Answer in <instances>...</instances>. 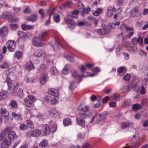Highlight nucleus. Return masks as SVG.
Masks as SVG:
<instances>
[{
  "instance_id": "27",
  "label": "nucleus",
  "mask_w": 148,
  "mask_h": 148,
  "mask_svg": "<svg viewBox=\"0 0 148 148\" xmlns=\"http://www.w3.org/2000/svg\"><path fill=\"white\" fill-rule=\"evenodd\" d=\"M133 10L135 15H133V17H138L141 15V13H140V11L138 8H135Z\"/></svg>"
},
{
  "instance_id": "39",
  "label": "nucleus",
  "mask_w": 148,
  "mask_h": 148,
  "mask_svg": "<svg viewBox=\"0 0 148 148\" xmlns=\"http://www.w3.org/2000/svg\"><path fill=\"white\" fill-rule=\"evenodd\" d=\"M50 72L52 74H56L57 73V70L56 67L53 66L50 69Z\"/></svg>"
},
{
  "instance_id": "47",
  "label": "nucleus",
  "mask_w": 148,
  "mask_h": 148,
  "mask_svg": "<svg viewBox=\"0 0 148 148\" xmlns=\"http://www.w3.org/2000/svg\"><path fill=\"white\" fill-rule=\"evenodd\" d=\"M18 88V86L17 84H16V85L14 86L12 89V94H15L17 91Z\"/></svg>"
},
{
  "instance_id": "10",
  "label": "nucleus",
  "mask_w": 148,
  "mask_h": 148,
  "mask_svg": "<svg viewBox=\"0 0 148 148\" xmlns=\"http://www.w3.org/2000/svg\"><path fill=\"white\" fill-rule=\"evenodd\" d=\"M125 28L126 29L127 32L128 34L127 35V36L130 38L134 34V29L131 27H127L125 25H124Z\"/></svg>"
},
{
  "instance_id": "40",
  "label": "nucleus",
  "mask_w": 148,
  "mask_h": 148,
  "mask_svg": "<svg viewBox=\"0 0 148 148\" xmlns=\"http://www.w3.org/2000/svg\"><path fill=\"white\" fill-rule=\"evenodd\" d=\"M9 104L10 106L13 108H16L18 107V105L16 101L13 100L11 101Z\"/></svg>"
},
{
  "instance_id": "18",
  "label": "nucleus",
  "mask_w": 148,
  "mask_h": 148,
  "mask_svg": "<svg viewBox=\"0 0 148 148\" xmlns=\"http://www.w3.org/2000/svg\"><path fill=\"white\" fill-rule=\"evenodd\" d=\"M8 96V92L7 91H2L0 92V101L5 99Z\"/></svg>"
},
{
  "instance_id": "49",
  "label": "nucleus",
  "mask_w": 148,
  "mask_h": 148,
  "mask_svg": "<svg viewBox=\"0 0 148 148\" xmlns=\"http://www.w3.org/2000/svg\"><path fill=\"white\" fill-rule=\"evenodd\" d=\"M107 13L109 16H112L113 15L112 8L110 7L108 8L107 10Z\"/></svg>"
},
{
  "instance_id": "25",
  "label": "nucleus",
  "mask_w": 148,
  "mask_h": 148,
  "mask_svg": "<svg viewBox=\"0 0 148 148\" xmlns=\"http://www.w3.org/2000/svg\"><path fill=\"white\" fill-rule=\"evenodd\" d=\"M103 12L102 8H98L97 9L96 11L93 12V14L95 16H97L99 15L100 14H101Z\"/></svg>"
},
{
  "instance_id": "17",
  "label": "nucleus",
  "mask_w": 148,
  "mask_h": 148,
  "mask_svg": "<svg viewBox=\"0 0 148 148\" xmlns=\"http://www.w3.org/2000/svg\"><path fill=\"white\" fill-rule=\"evenodd\" d=\"M37 17V15L36 14H33L26 18V20L28 21L34 22L36 20Z\"/></svg>"
},
{
  "instance_id": "62",
  "label": "nucleus",
  "mask_w": 148,
  "mask_h": 148,
  "mask_svg": "<svg viewBox=\"0 0 148 148\" xmlns=\"http://www.w3.org/2000/svg\"><path fill=\"white\" fill-rule=\"evenodd\" d=\"M146 92V90L144 88V87L142 86L141 90H140V93L142 95H144L145 94Z\"/></svg>"
},
{
  "instance_id": "45",
  "label": "nucleus",
  "mask_w": 148,
  "mask_h": 148,
  "mask_svg": "<svg viewBox=\"0 0 148 148\" xmlns=\"http://www.w3.org/2000/svg\"><path fill=\"white\" fill-rule=\"evenodd\" d=\"M51 98L49 95L46 96L44 98V101L46 103H49L51 101Z\"/></svg>"
},
{
  "instance_id": "61",
  "label": "nucleus",
  "mask_w": 148,
  "mask_h": 148,
  "mask_svg": "<svg viewBox=\"0 0 148 148\" xmlns=\"http://www.w3.org/2000/svg\"><path fill=\"white\" fill-rule=\"evenodd\" d=\"M34 80V79L33 77L28 78L26 80V82L27 83H32Z\"/></svg>"
},
{
  "instance_id": "28",
  "label": "nucleus",
  "mask_w": 148,
  "mask_h": 148,
  "mask_svg": "<svg viewBox=\"0 0 148 148\" xmlns=\"http://www.w3.org/2000/svg\"><path fill=\"white\" fill-rule=\"evenodd\" d=\"M71 120L69 118L64 119L63 120V124L65 126H67L71 124Z\"/></svg>"
},
{
  "instance_id": "37",
  "label": "nucleus",
  "mask_w": 148,
  "mask_h": 148,
  "mask_svg": "<svg viewBox=\"0 0 148 148\" xmlns=\"http://www.w3.org/2000/svg\"><path fill=\"white\" fill-rule=\"evenodd\" d=\"M88 18L89 20L92 21L96 25L98 24V21L94 17L91 16H89L88 17Z\"/></svg>"
},
{
  "instance_id": "50",
  "label": "nucleus",
  "mask_w": 148,
  "mask_h": 148,
  "mask_svg": "<svg viewBox=\"0 0 148 148\" xmlns=\"http://www.w3.org/2000/svg\"><path fill=\"white\" fill-rule=\"evenodd\" d=\"M1 68L2 69H5L8 67V63L3 62V64L0 65Z\"/></svg>"
},
{
  "instance_id": "20",
  "label": "nucleus",
  "mask_w": 148,
  "mask_h": 148,
  "mask_svg": "<svg viewBox=\"0 0 148 148\" xmlns=\"http://www.w3.org/2000/svg\"><path fill=\"white\" fill-rule=\"evenodd\" d=\"M34 27V25L26 24H23L21 25V28L23 30H25L27 29L31 30L33 29Z\"/></svg>"
},
{
  "instance_id": "57",
  "label": "nucleus",
  "mask_w": 148,
  "mask_h": 148,
  "mask_svg": "<svg viewBox=\"0 0 148 148\" xmlns=\"http://www.w3.org/2000/svg\"><path fill=\"white\" fill-rule=\"evenodd\" d=\"M10 27L12 29H15L18 28V25L16 24H11L10 25Z\"/></svg>"
},
{
  "instance_id": "53",
  "label": "nucleus",
  "mask_w": 148,
  "mask_h": 148,
  "mask_svg": "<svg viewBox=\"0 0 148 148\" xmlns=\"http://www.w3.org/2000/svg\"><path fill=\"white\" fill-rule=\"evenodd\" d=\"M79 115L80 117L83 119L86 118L87 116V115L86 112H80Z\"/></svg>"
},
{
  "instance_id": "12",
  "label": "nucleus",
  "mask_w": 148,
  "mask_h": 148,
  "mask_svg": "<svg viewBox=\"0 0 148 148\" xmlns=\"http://www.w3.org/2000/svg\"><path fill=\"white\" fill-rule=\"evenodd\" d=\"M59 93L58 90L50 88L48 90V93L49 94L56 97L58 96Z\"/></svg>"
},
{
  "instance_id": "60",
  "label": "nucleus",
  "mask_w": 148,
  "mask_h": 148,
  "mask_svg": "<svg viewBox=\"0 0 148 148\" xmlns=\"http://www.w3.org/2000/svg\"><path fill=\"white\" fill-rule=\"evenodd\" d=\"M39 13L41 15L42 18H43L45 16L44 10L43 9H40L39 11Z\"/></svg>"
},
{
  "instance_id": "3",
  "label": "nucleus",
  "mask_w": 148,
  "mask_h": 148,
  "mask_svg": "<svg viewBox=\"0 0 148 148\" xmlns=\"http://www.w3.org/2000/svg\"><path fill=\"white\" fill-rule=\"evenodd\" d=\"M51 127L50 128L49 125L47 124L44 125L43 128V131L46 135H48L50 132H55L57 129V124L53 122H51L50 123Z\"/></svg>"
},
{
  "instance_id": "30",
  "label": "nucleus",
  "mask_w": 148,
  "mask_h": 148,
  "mask_svg": "<svg viewBox=\"0 0 148 148\" xmlns=\"http://www.w3.org/2000/svg\"><path fill=\"white\" fill-rule=\"evenodd\" d=\"M42 54V52L41 49H37L34 53V55L38 58L40 57Z\"/></svg>"
},
{
  "instance_id": "15",
  "label": "nucleus",
  "mask_w": 148,
  "mask_h": 148,
  "mask_svg": "<svg viewBox=\"0 0 148 148\" xmlns=\"http://www.w3.org/2000/svg\"><path fill=\"white\" fill-rule=\"evenodd\" d=\"M90 109V107L88 106H86L83 107L80 106L77 108L78 111L86 113V112L88 111Z\"/></svg>"
},
{
  "instance_id": "13",
  "label": "nucleus",
  "mask_w": 148,
  "mask_h": 148,
  "mask_svg": "<svg viewBox=\"0 0 148 148\" xmlns=\"http://www.w3.org/2000/svg\"><path fill=\"white\" fill-rule=\"evenodd\" d=\"M76 120L77 125L83 127L85 126V121L84 119L79 117H77L76 118Z\"/></svg>"
},
{
  "instance_id": "38",
  "label": "nucleus",
  "mask_w": 148,
  "mask_h": 148,
  "mask_svg": "<svg viewBox=\"0 0 148 148\" xmlns=\"http://www.w3.org/2000/svg\"><path fill=\"white\" fill-rule=\"evenodd\" d=\"M131 105V101L129 99L125 100L123 103V106L124 107H129Z\"/></svg>"
},
{
  "instance_id": "5",
  "label": "nucleus",
  "mask_w": 148,
  "mask_h": 148,
  "mask_svg": "<svg viewBox=\"0 0 148 148\" xmlns=\"http://www.w3.org/2000/svg\"><path fill=\"white\" fill-rule=\"evenodd\" d=\"M125 47L127 48L128 51L131 52L132 53L136 52L137 49L134 44L133 43H130V42H127L125 44Z\"/></svg>"
},
{
  "instance_id": "56",
  "label": "nucleus",
  "mask_w": 148,
  "mask_h": 148,
  "mask_svg": "<svg viewBox=\"0 0 148 148\" xmlns=\"http://www.w3.org/2000/svg\"><path fill=\"white\" fill-rule=\"evenodd\" d=\"M91 10V8L90 7H88L86 8H84L83 10V13H88Z\"/></svg>"
},
{
  "instance_id": "41",
  "label": "nucleus",
  "mask_w": 148,
  "mask_h": 148,
  "mask_svg": "<svg viewBox=\"0 0 148 148\" xmlns=\"http://www.w3.org/2000/svg\"><path fill=\"white\" fill-rule=\"evenodd\" d=\"M48 144L47 141L46 140H43L39 144L40 147H45Z\"/></svg>"
},
{
  "instance_id": "7",
  "label": "nucleus",
  "mask_w": 148,
  "mask_h": 148,
  "mask_svg": "<svg viewBox=\"0 0 148 148\" xmlns=\"http://www.w3.org/2000/svg\"><path fill=\"white\" fill-rule=\"evenodd\" d=\"M96 32L99 35H104L110 33L111 30L106 28H103L97 29Z\"/></svg>"
},
{
  "instance_id": "35",
  "label": "nucleus",
  "mask_w": 148,
  "mask_h": 148,
  "mask_svg": "<svg viewBox=\"0 0 148 148\" xmlns=\"http://www.w3.org/2000/svg\"><path fill=\"white\" fill-rule=\"evenodd\" d=\"M46 68L47 66L45 64H42L38 68V71L39 72H43L46 70Z\"/></svg>"
},
{
  "instance_id": "59",
  "label": "nucleus",
  "mask_w": 148,
  "mask_h": 148,
  "mask_svg": "<svg viewBox=\"0 0 148 148\" xmlns=\"http://www.w3.org/2000/svg\"><path fill=\"white\" fill-rule=\"evenodd\" d=\"M140 55L142 56H147V53L143 50H141L139 53Z\"/></svg>"
},
{
  "instance_id": "24",
  "label": "nucleus",
  "mask_w": 148,
  "mask_h": 148,
  "mask_svg": "<svg viewBox=\"0 0 148 148\" xmlns=\"http://www.w3.org/2000/svg\"><path fill=\"white\" fill-rule=\"evenodd\" d=\"M47 81L46 75L45 74H43L40 79V82L42 84H44Z\"/></svg>"
},
{
  "instance_id": "4",
  "label": "nucleus",
  "mask_w": 148,
  "mask_h": 148,
  "mask_svg": "<svg viewBox=\"0 0 148 148\" xmlns=\"http://www.w3.org/2000/svg\"><path fill=\"white\" fill-rule=\"evenodd\" d=\"M108 114L107 112H104L100 114L96 113L92 118L90 123H92L94 122H97L102 121L106 118Z\"/></svg>"
},
{
  "instance_id": "58",
  "label": "nucleus",
  "mask_w": 148,
  "mask_h": 148,
  "mask_svg": "<svg viewBox=\"0 0 148 148\" xmlns=\"http://www.w3.org/2000/svg\"><path fill=\"white\" fill-rule=\"evenodd\" d=\"M65 57L70 62H73L74 61V60L73 57L71 56L67 55Z\"/></svg>"
},
{
  "instance_id": "51",
  "label": "nucleus",
  "mask_w": 148,
  "mask_h": 148,
  "mask_svg": "<svg viewBox=\"0 0 148 148\" xmlns=\"http://www.w3.org/2000/svg\"><path fill=\"white\" fill-rule=\"evenodd\" d=\"M28 128L27 125L24 124H21L20 125V130H24L27 129Z\"/></svg>"
},
{
  "instance_id": "46",
  "label": "nucleus",
  "mask_w": 148,
  "mask_h": 148,
  "mask_svg": "<svg viewBox=\"0 0 148 148\" xmlns=\"http://www.w3.org/2000/svg\"><path fill=\"white\" fill-rule=\"evenodd\" d=\"M53 19L56 23H58L60 21L59 16L57 14H55L53 16Z\"/></svg>"
},
{
  "instance_id": "43",
  "label": "nucleus",
  "mask_w": 148,
  "mask_h": 148,
  "mask_svg": "<svg viewBox=\"0 0 148 148\" xmlns=\"http://www.w3.org/2000/svg\"><path fill=\"white\" fill-rule=\"evenodd\" d=\"M24 101L26 105L28 107H30L31 106L32 103L31 101L27 99H25L24 100Z\"/></svg>"
},
{
  "instance_id": "1",
  "label": "nucleus",
  "mask_w": 148,
  "mask_h": 148,
  "mask_svg": "<svg viewBox=\"0 0 148 148\" xmlns=\"http://www.w3.org/2000/svg\"><path fill=\"white\" fill-rule=\"evenodd\" d=\"M16 136L15 132L12 130L11 127H8L1 133L0 135V140H3V138L5 137L3 142L9 145L11 143V140L14 139Z\"/></svg>"
},
{
  "instance_id": "8",
  "label": "nucleus",
  "mask_w": 148,
  "mask_h": 148,
  "mask_svg": "<svg viewBox=\"0 0 148 148\" xmlns=\"http://www.w3.org/2000/svg\"><path fill=\"white\" fill-rule=\"evenodd\" d=\"M48 36V33L47 32H44L41 33L38 36L39 41H45L46 40Z\"/></svg>"
},
{
  "instance_id": "21",
  "label": "nucleus",
  "mask_w": 148,
  "mask_h": 148,
  "mask_svg": "<svg viewBox=\"0 0 148 148\" xmlns=\"http://www.w3.org/2000/svg\"><path fill=\"white\" fill-rule=\"evenodd\" d=\"M2 17L3 19H8L12 18V16L11 14L6 12L3 14L2 15Z\"/></svg>"
},
{
  "instance_id": "19",
  "label": "nucleus",
  "mask_w": 148,
  "mask_h": 148,
  "mask_svg": "<svg viewBox=\"0 0 148 148\" xmlns=\"http://www.w3.org/2000/svg\"><path fill=\"white\" fill-rule=\"evenodd\" d=\"M25 68L28 70H31L34 69V66L31 61H29L26 62Z\"/></svg>"
},
{
  "instance_id": "55",
  "label": "nucleus",
  "mask_w": 148,
  "mask_h": 148,
  "mask_svg": "<svg viewBox=\"0 0 148 148\" xmlns=\"http://www.w3.org/2000/svg\"><path fill=\"white\" fill-rule=\"evenodd\" d=\"M72 75L74 78L77 79L79 75L77 73L76 71H74L72 72Z\"/></svg>"
},
{
  "instance_id": "23",
  "label": "nucleus",
  "mask_w": 148,
  "mask_h": 148,
  "mask_svg": "<svg viewBox=\"0 0 148 148\" xmlns=\"http://www.w3.org/2000/svg\"><path fill=\"white\" fill-rule=\"evenodd\" d=\"M133 123L131 122H125L122 123L121 128L122 129L130 127L132 125Z\"/></svg>"
},
{
  "instance_id": "11",
  "label": "nucleus",
  "mask_w": 148,
  "mask_h": 148,
  "mask_svg": "<svg viewBox=\"0 0 148 148\" xmlns=\"http://www.w3.org/2000/svg\"><path fill=\"white\" fill-rule=\"evenodd\" d=\"M8 28L7 27H4L0 29V35L3 37H5L8 34Z\"/></svg>"
},
{
  "instance_id": "52",
  "label": "nucleus",
  "mask_w": 148,
  "mask_h": 148,
  "mask_svg": "<svg viewBox=\"0 0 148 148\" xmlns=\"http://www.w3.org/2000/svg\"><path fill=\"white\" fill-rule=\"evenodd\" d=\"M72 4V2L70 1L67 2L66 3H64L63 5L64 8H65L66 7H69L70 5Z\"/></svg>"
},
{
  "instance_id": "44",
  "label": "nucleus",
  "mask_w": 148,
  "mask_h": 148,
  "mask_svg": "<svg viewBox=\"0 0 148 148\" xmlns=\"http://www.w3.org/2000/svg\"><path fill=\"white\" fill-rule=\"evenodd\" d=\"M22 53L21 52L19 51L16 52L15 54V57H16L18 59H20L22 57Z\"/></svg>"
},
{
  "instance_id": "2",
  "label": "nucleus",
  "mask_w": 148,
  "mask_h": 148,
  "mask_svg": "<svg viewBox=\"0 0 148 148\" xmlns=\"http://www.w3.org/2000/svg\"><path fill=\"white\" fill-rule=\"evenodd\" d=\"M130 141L134 144V147H130L127 144L125 146L122 148H136L140 146L142 143L139 138V134L137 131L135 132V134L133 135L132 138H131Z\"/></svg>"
},
{
  "instance_id": "34",
  "label": "nucleus",
  "mask_w": 148,
  "mask_h": 148,
  "mask_svg": "<svg viewBox=\"0 0 148 148\" xmlns=\"http://www.w3.org/2000/svg\"><path fill=\"white\" fill-rule=\"evenodd\" d=\"M141 106L140 104L136 103L132 105V108L134 111H136L140 109Z\"/></svg>"
},
{
  "instance_id": "22",
  "label": "nucleus",
  "mask_w": 148,
  "mask_h": 148,
  "mask_svg": "<svg viewBox=\"0 0 148 148\" xmlns=\"http://www.w3.org/2000/svg\"><path fill=\"white\" fill-rule=\"evenodd\" d=\"M5 82L7 84L8 86V89L10 90L12 86V82L11 79L9 77H8L5 81Z\"/></svg>"
},
{
  "instance_id": "6",
  "label": "nucleus",
  "mask_w": 148,
  "mask_h": 148,
  "mask_svg": "<svg viewBox=\"0 0 148 148\" xmlns=\"http://www.w3.org/2000/svg\"><path fill=\"white\" fill-rule=\"evenodd\" d=\"M8 49L10 51H14L16 47V43L12 40L9 41L7 43Z\"/></svg>"
},
{
  "instance_id": "9",
  "label": "nucleus",
  "mask_w": 148,
  "mask_h": 148,
  "mask_svg": "<svg viewBox=\"0 0 148 148\" xmlns=\"http://www.w3.org/2000/svg\"><path fill=\"white\" fill-rule=\"evenodd\" d=\"M74 17L73 16H71L69 15L67 16L65 18V21L66 23L68 24H69L71 25L75 26L76 24L74 21L72 19L70 18V17L71 18Z\"/></svg>"
},
{
  "instance_id": "63",
  "label": "nucleus",
  "mask_w": 148,
  "mask_h": 148,
  "mask_svg": "<svg viewBox=\"0 0 148 148\" xmlns=\"http://www.w3.org/2000/svg\"><path fill=\"white\" fill-rule=\"evenodd\" d=\"M8 145L3 142L1 144V148H8Z\"/></svg>"
},
{
  "instance_id": "32",
  "label": "nucleus",
  "mask_w": 148,
  "mask_h": 148,
  "mask_svg": "<svg viewBox=\"0 0 148 148\" xmlns=\"http://www.w3.org/2000/svg\"><path fill=\"white\" fill-rule=\"evenodd\" d=\"M18 35L19 38H24L26 36V33L22 31H20L18 32Z\"/></svg>"
},
{
  "instance_id": "48",
  "label": "nucleus",
  "mask_w": 148,
  "mask_h": 148,
  "mask_svg": "<svg viewBox=\"0 0 148 148\" xmlns=\"http://www.w3.org/2000/svg\"><path fill=\"white\" fill-rule=\"evenodd\" d=\"M91 99L92 101H93L95 100H97L98 101H100L102 100V98L101 97H99V99L97 98V97L95 95H92L91 97Z\"/></svg>"
},
{
  "instance_id": "36",
  "label": "nucleus",
  "mask_w": 148,
  "mask_h": 148,
  "mask_svg": "<svg viewBox=\"0 0 148 148\" xmlns=\"http://www.w3.org/2000/svg\"><path fill=\"white\" fill-rule=\"evenodd\" d=\"M111 98L114 100L119 101L120 99V95L116 94H114L111 97Z\"/></svg>"
},
{
  "instance_id": "42",
  "label": "nucleus",
  "mask_w": 148,
  "mask_h": 148,
  "mask_svg": "<svg viewBox=\"0 0 148 148\" xmlns=\"http://www.w3.org/2000/svg\"><path fill=\"white\" fill-rule=\"evenodd\" d=\"M26 122L27 127L28 126L29 128L31 129H33L34 128V125L32 124V122L31 121L29 120H27Z\"/></svg>"
},
{
  "instance_id": "54",
  "label": "nucleus",
  "mask_w": 148,
  "mask_h": 148,
  "mask_svg": "<svg viewBox=\"0 0 148 148\" xmlns=\"http://www.w3.org/2000/svg\"><path fill=\"white\" fill-rule=\"evenodd\" d=\"M60 46H61L60 44L55 42V44L54 46H53V47L54 50H55L56 49H59Z\"/></svg>"
},
{
  "instance_id": "33",
  "label": "nucleus",
  "mask_w": 148,
  "mask_h": 148,
  "mask_svg": "<svg viewBox=\"0 0 148 148\" xmlns=\"http://www.w3.org/2000/svg\"><path fill=\"white\" fill-rule=\"evenodd\" d=\"M41 41H39L38 37L37 38V37H35L33 38L32 40L33 44L35 46H36L38 44L39 42Z\"/></svg>"
},
{
  "instance_id": "64",
  "label": "nucleus",
  "mask_w": 148,
  "mask_h": 148,
  "mask_svg": "<svg viewBox=\"0 0 148 148\" xmlns=\"http://www.w3.org/2000/svg\"><path fill=\"white\" fill-rule=\"evenodd\" d=\"M143 126L144 127H147L148 126V119L145 121L143 123Z\"/></svg>"
},
{
  "instance_id": "26",
  "label": "nucleus",
  "mask_w": 148,
  "mask_h": 148,
  "mask_svg": "<svg viewBox=\"0 0 148 148\" xmlns=\"http://www.w3.org/2000/svg\"><path fill=\"white\" fill-rule=\"evenodd\" d=\"M132 86L131 85H126L123 88V90L124 92L129 91L132 88Z\"/></svg>"
},
{
  "instance_id": "16",
  "label": "nucleus",
  "mask_w": 148,
  "mask_h": 148,
  "mask_svg": "<svg viewBox=\"0 0 148 148\" xmlns=\"http://www.w3.org/2000/svg\"><path fill=\"white\" fill-rule=\"evenodd\" d=\"M0 114L2 115V116L6 117L9 116V113L5 108H2L0 109Z\"/></svg>"
},
{
  "instance_id": "29",
  "label": "nucleus",
  "mask_w": 148,
  "mask_h": 148,
  "mask_svg": "<svg viewBox=\"0 0 148 148\" xmlns=\"http://www.w3.org/2000/svg\"><path fill=\"white\" fill-rule=\"evenodd\" d=\"M33 137H38L41 134V131L38 129H35L33 130Z\"/></svg>"
},
{
  "instance_id": "14",
  "label": "nucleus",
  "mask_w": 148,
  "mask_h": 148,
  "mask_svg": "<svg viewBox=\"0 0 148 148\" xmlns=\"http://www.w3.org/2000/svg\"><path fill=\"white\" fill-rule=\"evenodd\" d=\"M12 114L13 117H14L15 119L17 120L18 122L19 123L21 122L22 118L21 114H17L15 112H13Z\"/></svg>"
},
{
  "instance_id": "31",
  "label": "nucleus",
  "mask_w": 148,
  "mask_h": 148,
  "mask_svg": "<svg viewBox=\"0 0 148 148\" xmlns=\"http://www.w3.org/2000/svg\"><path fill=\"white\" fill-rule=\"evenodd\" d=\"M69 68L68 65H66L62 71V73L64 75L68 74L69 72Z\"/></svg>"
}]
</instances>
